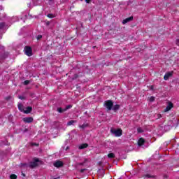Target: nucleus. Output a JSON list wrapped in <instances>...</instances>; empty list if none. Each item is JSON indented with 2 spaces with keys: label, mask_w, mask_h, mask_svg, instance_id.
<instances>
[{
  "label": "nucleus",
  "mask_w": 179,
  "mask_h": 179,
  "mask_svg": "<svg viewBox=\"0 0 179 179\" xmlns=\"http://www.w3.org/2000/svg\"><path fill=\"white\" fill-rule=\"evenodd\" d=\"M37 40H41V38H43V36L41 35H38L36 37Z\"/></svg>",
  "instance_id": "27"
},
{
  "label": "nucleus",
  "mask_w": 179,
  "mask_h": 179,
  "mask_svg": "<svg viewBox=\"0 0 179 179\" xmlns=\"http://www.w3.org/2000/svg\"><path fill=\"white\" fill-rule=\"evenodd\" d=\"M18 108L20 111H22L24 113V109L23 108V104L22 103H19L18 104Z\"/></svg>",
  "instance_id": "16"
},
{
  "label": "nucleus",
  "mask_w": 179,
  "mask_h": 179,
  "mask_svg": "<svg viewBox=\"0 0 179 179\" xmlns=\"http://www.w3.org/2000/svg\"><path fill=\"white\" fill-rule=\"evenodd\" d=\"M29 84H30V80H28L24 81L23 83V85H24L25 86H27V85Z\"/></svg>",
  "instance_id": "22"
},
{
  "label": "nucleus",
  "mask_w": 179,
  "mask_h": 179,
  "mask_svg": "<svg viewBox=\"0 0 179 179\" xmlns=\"http://www.w3.org/2000/svg\"><path fill=\"white\" fill-rule=\"evenodd\" d=\"M83 164H85V163H78L77 164V166H83Z\"/></svg>",
  "instance_id": "30"
},
{
  "label": "nucleus",
  "mask_w": 179,
  "mask_h": 179,
  "mask_svg": "<svg viewBox=\"0 0 179 179\" xmlns=\"http://www.w3.org/2000/svg\"><path fill=\"white\" fill-rule=\"evenodd\" d=\"M46 26H50V22H46Z\"/></svg>",
  "instance_id": "33"
},
{
  "label": "nucleus",
  "mask_w": 179,
  "mask_h": 179,
  "mask_svg": "<svg viewBox=\"0 0 179 179\" xmlns=\"http://www.w3.org/2000/svg\"><path fill=\"white\" fill-rule=\"evenodd\" d=\"M89 127V124L87 123H84L82 125H80L79 127L81 128L82 129H85V128H87Z\"/></svg>",
  "instance_id": "14"
},
{
  "label": "nucleus",
  "mask_w": 179,
  "mask_h": 179,
  "mask_svg": "<svg viewBox=\"0 0 179 179\" xmlns=\"http://www.w3.org/2000/svg\"><path fill=\"white\" fill-rule=\"evenodd\" d=\"M145 143V139L143 138H141L138 141V146H142Z\"/></svg>",
  "instance_id": "13"
},
{
  "label": "nucleus",
  "mask_w": 179,
  "mask_h": 179,
  "mask_svg": "<svg viewBox=\"0 0 179 179\" xmlns=\"http://www.w3.org/2000/svg\"><path fill=\"white\" fill-rule=\"evenodd\" d=\"M32 110H33V108L28 106L26 108V110H24V114H30Z\"/></svg>",
  "instance_id": "11"
},
{
  "label": "nucleus",
  "mask_w": 179,
  "mask_h": 179,
  "mask_svg": "<svg viewBox=\"0 0 179 179\" xmlns=\"http://www.w3.org/2000/svg\"><path fill=\"white\" fill-rule=\"evenodd\" d=\"M178 43H179V39H177V40H176V44H177V45H179Z\"/></svg>",
  "instance_id": "32"
},
{
  "label": "nucleus",
  "mask_w": 179,
  "mask_h": 179,
  "mask_svg": "<svg viewBox=\"0 0 179 179\" xmlns=\"http://www.w3.org/2000/svg\"><path fill=\"white\" fill-rule=\"evenodd\" d=\"M22 176H23L24 177H25V176H26V175H24V173H22Z\"/></svg>",
  "instance_id": "35"
},
{
  "label": "nucleus",
  "mask_w": 179,
  "mask_h": 179,
  "mask_svg": "<svg viewBox=\"0 0 179 179\" xmlns=\"http://www.w3.org/2000/svg\"><path fill=\"white\" fill-rule=\"evenodd\" d=\"M137 131L138 132V134H142V132H143V129H142V128L138 127L137 129Z\"/></svg>",
  "instance_id": "23"
},
{
  "label": "nucleus",
  "mask_w": 179,
  "mask_h": 179,
  "mask_svg": "<svg viewBox=\"0 0 179 179\" xmlns=\"http://www.w3.org/2000/svg\"><path fill=\"white\" fill-rule=\"evenodd\" d=\"M85 2H87V3H90V0H85Z\"/></svg>",
  "instance_id": "31"
},
{
  "label": "nucleus",
  "mask_w": 179,
  "mask_h": 179,
  "mask_svg": "<svg viewBox=\"0 0 179 179\" xmlns=\"http://www.w3.org/2000/svg\"><path fill=\"white\" fill-rule=\"evenodd\" d=\"M69 108H72V105H67L64 109V111H66L67 110H69Z\"/></svg>",
  "instance_id": "20"
},
{
  "label": "nucleus",
  "mask_w": 179,
  "mask_h": 179,
  "mask_svg": "<svg viewBox=\"0 0 179 179\" xmlns=\"http://www.w3.org/2000/svg\"><path fill=\"white\" fill-rule=\"evenodd\" d=\"M86 170H87V169H81L80 171V173H85V171H86Z\"/></svg>",
  "instance_id": "29"
},
{
  "label": "nucleus",
  "mask_w": 179,
  "mask_h": 179,
  "mask_svg": "<svg viewBox=\"0 0 179 179\" xmlns=\"http://www.w3.org/2000/svg\"><path fill=\"white\" fill-rule=\"evenodd\" d=\"M87 146H89L87 143H84L79 146V149H86Z\"/></svg>",
  "instance_id": "15"
},
{
  "label": "nucleus",
  "mask_w": 179,
  "mask_h": 179,
  "mask_svg": "<svg viewBox=\"0 0 179 179\" xmlns=\"http://www.w3.org/2000/svg\"><path fill=\"white\" fill-rule=\"evenodd\" d=\"M48 17H50V19H52L54 17V15H52V14H48Z\"/></svg>",
  "instance_id": "26"
},
{
  "label": "nucleus",
  "mask_w": 179,
  "mask_h": 179,
  "mask_svg": "<svg viewBox=\"0 0 179 179\" xmlns=\"http://www.w3.org/2000/svg\"><path fill=\"white\" fill-rule=\"evenodd\" d=\"M53 166L59 169V167H62V166H64V163L62 161H57L53 164Z\"/></svg>",
  "instance_id": "6"
},
{
  "label": "nucleus",
  "mask_w": 179,
  "mask_h": 179,
  "mask_svg": "<svg viewBox=\"0 0 179 179\" xmlns=\"http://www.w3.org/2000/svg\"><path fill=\"white\" fill-rule=\"evenodd\" d=\"M173 107H174V105L173 104V103H171L170 101L168 102L167 106L164 110L165 113H167V111H170V110H171V108H173Z\"/></svg>",
  "instance_id": "5"
},
{
  "label": "nucleus",
  "mask_w": 179,
  "mask_h": 179,
  "mask_svg": "<svg viewBox=\"0 0 179 179\" xmlns=\"http://www.w3.org/2000/svg\"><path fill=\"white\" fill-rule=\"evenodd\" d=\"M55 179H59V177H58V178H55Z\"/></svg>",
  "instance_id": "36"
},
{
  "label": "nucleus",
  "mask_w": 179,
  "mask_h": 179,
  "mask_svg": "<svg viewBox=\"0 0 179 179\" xmlns=\"http://www.w3.org/2000/svg\"><path fill=\"white\" fill-rule=\"evenodd\" d=\"M150 101H155V97L154 96H151L150 98Z\"/></svg>",
  "instance_id": "28"
},
{
  "label": "nucleus",
  "mask_w": 179,
  "mask_h": 179,
  "mask_svg": "<svg viewBox=\"0 0 179 179\" xmlns=\"http://www.w3.org/2000/svg\"><path fill=\"white\" fill-rule=\"evenodd\" d=\"M108 159H114V157H115V155H114V153H110L108 155Z\"/></svg>",
  "instance_id": "19"
},
{
  "label": "nucleus",
  "mask_w": 179,
  "mask_h": 179,
  "mask_svg": "<svg viewBox=\"0 0 179 179\" xmlns=\"http://www.w3.org/2000/svg\"><path fill=\"white\" fill-rule=\"evenodd\" d=\"M38 162V159H34V162H30L29 167H30V169H34V167H37L38 164L37 162Z\"/></svg>",
  "instance_id": "4"
},
{
  "label": "nucleus",
  "mask_w": 179,
  "mask_h": 179,
  "mask_svg": "<svg viewBox=\"0 0 179 179\" xmlns=\"http://www.w3.org/2000/svg\"><path fill=\"white\" fill-rule=\"evenodd\" d=\"M132 20H134V17L131 16V17H127L122 21V24H127V23H129V22H132Z\"/></svg>",
  "instance_id": "8"
},
{
  "label": "nucleus",
  "mask_w": 179,
  "mask_h": 179,
  "mask_svg": "<svg viewBox=\"0 0 179 179\" xmlns=\"http://www.w3.org/2000/svg\"><path fill=\"white\" fill-rule=\"evenodd\" d=\"M153 85L151 86V90H153Z\"/></svg>",
  "instance_id": "34"
},
{
  "label": "nucleus",
  "mask_w": 179,
  "mask_h": 179,
  "mask_svg": "<svg viewBox=\"0 0 179 179\" xmlns=\"http://www.w3.org/2000/svg\"><path fill=\"white\" fill-rule=\"evenodd\" d=\"M57 111H58V113H64L65 110H64V109H62V108H58Z\"/></svg>",
  "instance_id": "24"
},
{
  "label": "nucleus",
  "mask_w": 179,
  "mask_h": 179,
  "mask_svg": "<svg viewBox=\"0 0 179 179\" xmlns=\"http://www.w3.org/2000/svg\"><path fill=\"white\" fill-rule=\"evenodd\" d=\"M75 122H76V120H70L69 122H68L67 126L69 127L71 125H73V124H75Z\"/></svg>",
  "instance_id": "17"
},
{
  "label": "nucleus",
  "mask_w": 179,
  "mask_h": 179,
  "mask_svg": "<svg viewBox=\"0 0 179 179\" xmlns=\"http://www.w3.org/2000/svg\"><path fill=\"white\" fill-rule=\"evenodd\" d=\"M112 110H113V111H117V110H120V105H115L113 108H112Z\"/></svg>",
  "instance_id": "18"
},
{
  "label": "nucleus",
  "mask_w": 179,
  "mask_h": 179,
  "mask_svg": "<svg viewBox=\"0 0 179 179\" xmlns=\"http://www.w3.org/2000/svg\"><path fill=\"white\" fill-rule=\"evenodd\" d=\"M10 179H16V178H17V176L15 174H12L10 176Z\"/></svg>",
  "instance_id": "21"
},
{
  "label": "nucleus",
  "mask_w": 179,
  "mask_h": 179,
  "mask_svg": "<svg viewBox=\"0 0 179 179\" xmlns=\"http://www.w3.org/2000/svg\"><path fill=\"white\" fill-rule=\"evenodd\" d=\"M8 29V25L5 22H0V30H5Z\"/></svg>",
  "instance_id": "10"
},
{
  "label": "nucleus",
  "mask_w": 179,
  "mask_h": 179,
  "mask_svg": "<svg viewBox=\"0 0 179 179\" xmlns=\"http://www.w3.org/2000/svg\"><path fill=\"white\" fill-rule=\"evenodd\" d=\"M85 114H87V112H85Z\"/></svg>",
  "instance_id": "37"
},
{
  "label": "nucleus",
  "mask_w": 179,
  "mask_h": 179,
  "mask_svg": "<svg viewBox=\"0 0 179 179\" xmlns=\"http://www.w3.org/2000/svg\"><path fill=\"white\" fill-rule=\"evenodd\" d=\"M80 1H83V0H80Z\"/></svg>",
  "instance_id": "39"
},
{
  "label": "nucleus",
  "mask_w": 179,
  "mask_h": 179,
  "mask_svg": "<svg viewBox=\"0 0 179 179\" xmlns=\"http://www.w3.org/2000/svg\"><path fill=\"white\" fill-rule=\"evenodd\" d=\"M171 76H173V71L166 73V74L164 76V80H168L169 78H171Z\"/></svg>",
  "instance_id": "9"
},
{
  "label": "nucleus",
  "mask_w": 179,
  "mask_h": 179,
  "mask_svg": "<svg viewBox=\"0 0 179 179\" xmlns=\"http://www.w3.org/2000/svg\"><path fill=\"white\" fill-rule=\"evenodd\" d=\"M110 131L112 134H114L115 136H121V135H122V130L121 129L117 130L112 129Z\"/></svg>",
  "instance_id": "3"
},
{
  "label": "nucleus",
  "mask_w": 179,
  "mask_h": 179,
  "mask_svg": "<svg viewBox=\"0 0 179 179\" xmlns=\"http://www.w3.org/2000/svg\"><path fill=\"white\" fill-rule=\"evenodd\" d=\"M105 106L108 111H111V110H113V106H114V103H113V101L109 100L105 102Z\"/></svg>",
  "instance_id": "1"
},
{
  "label": "nucleus",
  "mask_w": 179,
  "mask_h": 179,
  "mask_svg": "<svg viewBox=\"0 0 179 179\" xmlns=\"http://www.w3.org/2000/svg\"><path fill=\"white\" fill-rule=\"evenodd\" d=\"M18 99L20 100H26V96H18Z\"/></svg>",
  "instance_id": "25"
},
{
  "label": "nucleus",
  "mask_w": 179,
  "mask_h": 179,
  "mask_svg": "<svg viewBox=\"0 0 179 179\" xmlns=\"http://www.w3.org/2000/svg\"><path fill=\"white\" fill-rule=\"evenodd\" d=\"M22 121L25 122L26 124H30L33 122V117H24L22 119Z\"/></svg>",
  "instance_id": "7"
},
{
  "label": "nucleus",
  "mask_w": 179,
  "mask_h": 179,
  "mask_svg": "<svg viewBox=\"0 0 179 179\" xmlns=\"http://www.w3.org/2000/svg\"><path fill=\"white\" fill-rule=\"evenodd\" d=\"M24 52L26 55L28 57H31L33 55V50H31V48L30 46H26L24 48Z\"/></svg>",
  "instance_id": "2"
},
{
  "label": "nucleus",
  "mask_w": 179,
  "mask_h": 179,
  "mask_svg": "<svg viewBox=\"0 0 179 179\" xmlns=\"http://www.w3.org/2000/svg\"><path fill=\"white\" fill-rule=\"evenodd\" d=\"M102 173H104V171H102Z\"/></svg>",
  "instance_id": "38"
},
{
  "label": "nucleus",
  "mask_w": 179,
  "mask_h": 179,
  "mask_svg": "<svg viewBox=\"0 0 179 179\" xmlns=\"http://www.w3.org/2000/svg\"><path fill=\"white\" fill-rule=\"evenodd\" d=\"M143 178H156V176L147 173L143 176Z\"/></svg>",
  "instance_id": "12"
}]
</instances>
